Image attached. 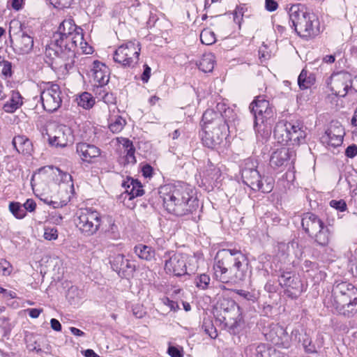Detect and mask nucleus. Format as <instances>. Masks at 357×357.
<instances>
[{
  "label": "nucleus",
  "instance_id": "f257e3e1",
  "mask_svg": "<svg viewBox=\"0 0 357 357\" xmlns=\"http://www.w3.org/2000/svg\"><path fill=\"white\" fill-rule=\"evenodd\" d=\"M78 45L84 53H91V47H87L82 29L77 26L73 19L64 20L53 34L50 43L46 45L45 56L48 59L46 62L55 69L71 68Z\"/></svg>",
  "mask_w": 357,
  "mask_h": 357
},
{
  "label": "nucleus",
  "instance_id": "f03ea898",
  "mask_svg": "<svg viewBox=\"0 0 357 357\" xmlns=\"http://www.w3.org/2000/svg\"><path fill=\"white\" fill-rule=\"evenodd\" d=\"M213 270L215 278L221 282L238 283L247 276V258L239 250H220L215 257Z\"/></svg>",
  "mask_w": 357,
  "mask_h": 357
},
{
  "label": "nucleus",
  "instance_id": "7ed1b4c3",
  "mask_svg": "<svg viewBox=\"0 0 357 357\" xmlns=\"http://www.w3.org/2000/svg\"><path fill=\"white\" fill-rule=\"evenodd\" d=\"M163 202L166 210L177 216L192 214L199 208L195 187L181 180L174 183L170 192L164 197Z\"/></svg>",
  "mask_w": 357,
  "mask_h": 357
},
{
  "label": "nucleus",
  "instance_id": "20e7f679",
  "mask_svg": "<svg viewBox=\"0 0 357 357\" xmlns=\"http://www.w3.org/2000/svg\"><path fill=\"white\" fill-rule=\"evenodd\" d=\"M331 304L339 314L353 317L357 312V288L347 282H335L332 289Z\"/></svg>",
  "mask_w": 357,
  "mask_h": 357
},
{
  "label": "nucleus",
  "instance_id": "39448f33",
  "mask_svg": "<svg viewBox=\"0 0 357 357\" xmlns=\"http://www.w3.org/2000/svg\"><path fill=\"white\" fill-rule=\"evenodd\" d=\"M249 109L254 117L255 132L264 138L270 136L277 117L273 105L264 97L257 96L250 103Z\"/></svg>",
  "mask_w": 357,
  "mask_h": 357
},
{
  "label": "nucleus",
  "instance_id": "423d86ee",
  "mask_svg": "<svg viewBox=\"0 0 357 357\" xmlns=\"http://www.w3.org/2000/svg\"><path fill=\"white\" fill-rule=\"evenodd\" d=\"M295 31L303 38H310L319 33V22L317 16L307 11L304 5L294 4L287 8Z\"/></svg>",
  "mask_w": 357,
  "mask_h": 357
},
{
  "label": "nucleus",
  "instance_id": "0eeeda50",
  "mask_svg": "<svg viewBox=\"0 0 357 357\" xmlns=\"http://www.w3.org/2000/svg\"><path fill=\"white\" fill-rule=\"evenodd\" d=\"M301 225L303 230L319 246H327L332 236L329 227L315 214L303 213Z\"/></svg>",
  "mask_w": 357,
  "mask_h": 357
},
{
  "label": "nucleus",
  "instance_id": "6e6552de",
  "mask_svg": "<svg viewBox=\"0 0 357 357\" xmlns=\"http://www.w3.org/2000/svg\"><path fill=\"white\" fill-rule=\"evenodd\" d=\"M273 134L278 143L282 145H299L306 136L303 126L284 121L277 123Z\"/></svg>",
  "mask_w": 357,
  "mask_h": 357
},
{
  "label": "nucleus",
  "instance_id": "1a4fd4ad",
  "mask_svg": "<svg viewBox=\"0 0 357 357\" xmlns=\"http://www.w3.org/2000/svg\"><path fill=\"white\" fill-rule=\"evenodd\" d=\"M328 84L334 95L343 98L357 92V76L347 72H340L331 76Z\"/></svg>",
  "mask_w": 357,
  "mask_h": 357
},
{
  "label": "nucleus",
  "instance_id": "9d476101",
  "mask_svg": "<svg viewBox=\"0 0 357 357\" xmlns=\"http://www.w3.org/2000/svg\"><path fill=\"white\" fill-rule=\"evenodd\" d=\"M139 43L129 41L116 50L114 60L123 67L133 68L139 61Z\"/></svg>",
  "mask_w": 357,
  "mask_h": 357
},
{
  "label": "nucleus",
  "instance_id": "9b49d317",
  "mask_svg": "<svg viewBox=\"0 0 357 357\" xmlns=\"http://www.w3.org/2000/svg\"><path fill=\"white\" fill-rule=\"evenodd\" d=\"M77 218V227L85 236L93 235L100 228L101 215L99 212L93 208L82 210Z\"/></svg>",
  "mask_w": 357,
  "mask_h": 357
},
{
  "label": "nucleus",
  "instance_id": "f8f14e48",
  "mask_svg": "<svg viewBox=\"0 0 357 357\" xmlns=\"http://www.w3.org/2000/svg\"><path fill=\"white\" fill-rule=\"evenodd\" d=\"M62 92L56 84H48L40 93V100L44 109L48 112H56L61 105Z\"/></svg>",
  "mask_w": 357,
  "mask_h": 357
},
{
  "label": "nucleus",
  "instance_id": "ddd939ff",
  "mask_svg": "<svg viewBox=\"0 0 357 357\" xmlns=\"http://www.w3.org/2000/svg\"><path fill=\"white\" fill-rule=\"evenodd\" d=\"M278 281L280 285L284 289V295L291 298H297L303 291L302 281L292 272H282Z\"/></svg>",
  "mask_w": 357,
  "mask_h": 357
},
{
  "label": "nucleus",
  "instance_id": "4468645a",
  "mask_svg": "<svg viewBox=\"0 0 357 357\" xmlns=\"http://www.w3.org/2000/svg\"><path fill=\"white\" fill-rule=\"evenodd\" d=\"M47 135L52 146L65 147L74 140L72 129L63 124L56 125L53 132Z\"/></svg>",
  "mask_w": 357,
  "mask_h": 357
},
{
  "label": "nucleus",
  "instance_id": "2eb2a0df",
  "mask_svg": "<svg viewBox=\"0 0 357 357\" xmlns=\"http://www.w3.org/2000/svg\"><path fill=\"white\" fill-rule=\"evenodd\" d=\"M165 253L164 257L169 258L165 261V271L168 274L180 277L187 274L185 257L181 253Z\"/></svg>",
  "mask_w": 357,
  "mask_h": 357
},
{
  "label": "nucleus",
  "instance_id": "dca6fc26",
  "mask_svg": "<svg viewBox=\"0 0 357 357\" xmlns=\"http://www.w3.org/2000/svg\"><path fill=\"white\" fill-rule=\"evenodd\" d=\"M344 135V129L340 123H332L321 137V140L323 144L337 147L342 144Z\"/></svg>",
  "mask_w": 357,
  "mask_h": 357
},
{
  "label": "nucleus",
  "instance_id": "f3484780",
  "mask_svg": "<svg viewBox=\"0 0 357 357\" xmlns=\"http://www.w3.org/2000/svg\"><path fill=\"white\" fill-rule=\"evenodd\" d=\"M227 127L224 130L220 129V126H211V129H206L202 135L203 144L211 149L220 144L227 135Z\"/></svg>",
  "mask_w": 357,
  "mask_h": 357
},
{
  "label": "nucleus",
  "instance_id": "a211bd4d",
  "mask_svg": "<svg viewBox=\"0 0 357 357\" xmlns=\"http://www.w3.org/2000/svg\"><path fill=\"white\" fill-rule=\"evenodd\" d=\"M112 268L121 277H128L135 271V265L130 260L125 259L123 255H117L110 261Z\"/></svg>",
  "mask_w": 357,
  "mask_h": 357
},
{
  "label": "nucleus",
  "instance_id": "6ab92c4d",
  "mask_svg": "<svg viewBox=\"0 0 357 357\" xmlns=\"http://www.w3.org/2000/svg\"><path fill=\"white\" fill-rule=\"evenodd\" d=\"M202 121L204 123V130L211 129V126H220V129L224 130L228 125L224 115L216 112L213 109H206L203 114Z\"/></svg>",
  "mask_w": 357,
  "mask_h": 357
},
{
  "label": "nucleus",
  "instance_id": "aec40b11",
  "mask_svg": "<svg viewBox=\"0 0 357 357\" xmlns=\"http://www.w3.org/2000/svg\"><path fill=\"white\" fill-rule=\"evenodd\" d=\"M38 178H56L61 177L66 178L68 176L69 178H73L72 176L67 172H64L59 167L50 165L44 166L38 169L33 174L31 178L35 177Z\"/></svg>",
  "mask_w": 357,
  "mask_h": 357
},
{
  "label": "nucleus",
  "instance_id": "412c9836",
  "mask_svg": "<svg viewBox=\"0 0 357 357\" xmlns=\"http://www.w3.org/2000/svg\"><path fill=\"white\" fill-rule=\"evenodd\" d=\"M14 51L18 54H25L31 52L33 47V38L25 33L18 35L13 43L11 40Z\"/></svg>",
  "mask_w": 357,
  "mask_h": 357
},
{
  "label": "nucleus",
  "instance_id": "4be33fe9",
  "mask_svg": "<svg viewBox=\"0 0 357 357\" xmlns=\"http://www.w3.org/2000/svg\"><path fill=\"white\" fill-rule=\"evenodd\" d=\"M93 81L99 86L107 84L109 82V75L108 68L99 61H94L91 69Z\"/></svg>",
  "mask_w": 357,
  "mask_h": 357
},
{
  "label": "nucleus",
  "instance_id": "5701e85b",
  "mask_svg": "<svg viewBox=\"0 0 357 357\" xmlns=\"http://www.w3.org/2000/svg\"><path fill=\"white\" fill-rule=\"evenodd\" d=\"M76 151L82 160L90 162L92 159L100 156V149L93 144L84 142L78 143L76 145Z\"/></svg>",
  "mask_w": 357,
  "mask_h": 357
},
{
  "label": "nucleus",
  "instance_id": "b1692460",
  "mask_svg": "<svg viewBox=\"0 0 357 357\" xmlns=\"http://www.w3.org/2000/svg\"><path fill=\"white\" fill-rule=\"evenodd\" d=\"M294 155V152L286 147H282L274 151L270 158V165L273 167H279L287 163Z\"/></svg>",
  "mask_w": 357,
  "mask_h": 357
},
{
  "label": "nucleus",
  "instance_id": "393cba45",
  "mask_svg": "<svg viewBox=\"0 0 357 357\" xmlns=\"http://www.w3.org/2000/svg\"><path fill=\"white\" fill-rule=\"evenodd\" d=\"M122 185L129 200L144 194L143 185L139 180H124Z\"/></svg>",
  "mask_w": 357,
  "mask_h": 357
},
{
  "label": "nucleus",
  "instance_id": "a878e982",
  "mask_svg": "<svg viewBox=\"0 0 357 357\" xmlns=\"http://www.w3.org/2000/svg\"><path fill=\"white\" fill-rule=\"evenodd\" d=\"M241 178H255L261 177L257 169V162L253 158H247L241 167Z\"/></svg>",
  "mask_w": 357,
  "mask_h": 357
},
{
  "label": "nucleus",
  "instance_id": "bb28decb",
  "mask_svg": "<svg viewBox=\"0 0 357 357\" xmlns=\"http://www.w3.org/2000/svg\"><path fill=\"white\" fill-rule=\"evenodd\" d=\"M12 144L18 153L24 155H30L33 150L31 142L24 135L15 137Z\"/></svg>",
  "mask_w": 357,
  "mask_h": 357
},
{
  "label": "nucleus",
  "instance_id": "cd10ccee",
  "mask_svg": "<svg viewBox=\"0 0 357 357\" xmlns=\"http://www.w3.org/2000/svg\"><path fill=\"white\" fill-rule=\"evenodd\" d=\"M272 180H242L244 185H248L254 191L268 193L273 188Z\"/></svg>",
  "mask_w": 357,
  "mask_h": 357
},
{
  "label": "nucleus",
  "instance_id": "c85d7f7f",
  "mask_svg": "<svg viewBox=\"0 0 357 357\" xmlns=\"http://www.w3.org/2000/svg\"><path fill=\"white\" fill-rule=\"evenodd\" d=\"M272 342L275 344L284 345L289 342V335L286 330L281 326H275L271 331Z\"/></svg>",
  "mask_w": 357,
  "mask_h": 357
},
{
  "label": "nucleus",
  "instance_id": "c756f323",
  "mask_svg": "<svg viewBox=\"0 0 357 357\" xmlns=\"http://www.w3.org/2000/svg\"><path fill=\"white\" fill-rule=\"evenodd\" d=\"M22 97L21 94L16 91H11V96L3 107V110L8 113L15 112L22 105Z\"/></svg>",
  "mask_w": 357,
  "mask_h": 357
},
{
  "label": "nucleus",
  "instance_id": "7c9ffc66",
  "mask_svg": "<svg viewBox=\"0 0 357 357\" xmlns=\"http://www.w3.org/2000/svg\"><path fill=\"white\" fill-rule=\"evenodd\" d=\"M217 319L228 328L231 333H236V328L238 326V322L236 321V317L238 316V314H232L226 312L224 314L221 312L220 314H217Z\"/></svg>",
  "mask_w": 357,
  "mask_h": 357
},
{
  "label": "nucleus",
  "instance_id": "2f4dec72",
  "mask_svg": "<svg viewBox=\"0 0 357 357\" xmlns=\"http://www.w3.org/2000/svg\"><path fill=\"white\" fill-rule=\"evenodd\" d=\"M215 56L212 53L203 54L199 62L197 63L199 70L204 73H209L213 70L215 65Z\"/></svg>",
  "mask_w": 357,
  "mask_h": 357
},
{
  "label": "nucleus",
  "instance_id": "473e14b6",
  "mask_svg": "<svg viewBox=\"0 0 357 357\" xmlns=\"http://www.w3.org/2000/svg\"><path fill=\"white\" fill-rule=\"evenodd\" d=\"M315 82L314 75L303 69L298 77V84L302 90L310 88Z\"/></svg>",
  "mask_w": 357,
  "mask_h": 357
},
{
  "label": "nucleus",
  "instance_id": "72a5a7b5",
  "mask_svg": "<svg viewBox=\"0 0 357 357\" xmlns=\"http://www.w3.org/2000/svg\"><path fill=\"white\" fill-rule=\"evenodd\" d=\"M135 253L141 259L151 261L155 257V250L146 245L139 244L134 248Z\"/></svg>",
  "mask_w": 357,
  "mask_h": 357
},
{
  "label": "nucleus",
  "instance_id": "f704fd0d",
  "mask_svg": "<svg viewBox=\"0 0 357 357\" xmlns=\"http://www.w3.org/2000/svg\"><path fill=\"white\" fill-rule=\"evenodd\" d=\"M226 312L232 314H238V306L236 305V303L233 300L223 299L220 303V314H222Z\"/></svg>",
  "mask_w": 357,
  "mask_h": 357
},
{
  "label": "nucleus",
  "instance_id": "c9c22d12",
  "mask_svg": "<svg viewBox=\"0 0 357 357\" xmlns=\"http://www.w3.org/2000/svg\"><path fill=\"white\" fill-rule=\"evenodd\" d=\"M95 104V100L92 96L87 92L82 93L79 99H77V105L84 109H89Z\"/></svg>",
  "mask_w": 357,
  "mask_h": 357
},
{
  "label": "nucleus",
  "instance_id": "e433bc0d",
  "mask_svg": "<svg viewBox=\"0 0 357 357\" xmlns=\"http://www.w3.org/2000/svg\"><path fill=\"white\" fill-rule=\"evenodd\" d=\"M211 278L208 275L202 273L197 275L194 279V284L199 289L205 290L209 287Z\"/></svg>",
  "mask_w": 357,
  "mask_h": 357
},
{
  "label": "nucleus",
  "instance_id": "4c0bfd02",
  "mask_svg": "<svg viewBox=\"0 0 357 357\" xmlns=\"http://www.w3.org/2000/svg\"><path fill=\"white\" fill-rule=\"evenodd\" d=\"M200 40L203 44L209 45L215 43L216 38L213 31L204 29L200 33Z\"/></svg>",
  "mask_w": 357,
  "mask_h": 357
},
{
  "label": "nucleus",
  "instance_id": "58836bf2",
  "mask_svg": "<svg viewBox=\"0 0 357 357\" xmlns=\"http://www.w3.org/2000/svg\"><path fill=\"white\" fill-rule=\"evenodd\" d=\"M126 123V120L118 116L113 122L109 123V128L113 133H119L123 130Z\"/></svg>",
  "mask_w": 357,
  "mask_h": 357
},
{
  "label": "nucleus",
  "instance_id": "ea45409f",
  "mask_svg": "<svg viewBox=\"0 0 357 357\" xmlns=\"http://www.w3.org/2000/svg\"><path fill=\"white\" fill-rule=\"evenodd\" d=\"M10 212L18 219L23 218L26 215L23 206L17 202H11L9 205Z\"/></svg>",
  "mask_w": 357,
  "mask_h": 357
},
{
  "label": "nucleus",
  "instance_id": "a19ab883",
  "mask_svg": "<svg viewBox=\"0 0 357 357\" xmlns=\"http://www.w3.org/2000/svg\"><path fill=\"white\" fill-rule=\"evenodd\" d=\"M109 227L106 229V233L112 239H118L120 238V233L118 229V226L114 222L109 218Z\"/></svg>",
  "mask_w": 357,
  "mask_h": 357
},
{
  "label": "nucleus",
  "instance_id": "79ce46f5",
  "mask_svg": "<svg viewBox=\"0 0 357 357\" xmlns=\"http://www.w3.org/2000/svg\"><path fill=\"white\" fill-rule=\"evenodd\" d=\"M43 237L47 241H54L58 238V230L56 227H45Z\"/></svg>",
  "mask_w": 357,
  "mask_h": 357
},
{
  "label": "nucleus",
  "instance_id": "37998d69",
  "mask_svg": "<svg viewBox=\"0 0 357 357\" xmlns=\"http://www.w3.org/2000/svg\"><path fill=\"white\" fill-rule=\"evenodd\" d=\"M0 271L3 275H9L13 271V266L6 259H0Z\"/></svg>",
  "mask_w": 357,
  "mask_h": 357
},
{
  "label": "nucleus",
  "instance_id": "c03bdc74",
  "mask_svg": "<svg viewBox=\"0 0 357 357\" xmlns=\"http://www.w3.org/2000/svg\"><path fill=\"white\" fill-rule=\"evenodd\" d=\"M51 4L58 9L68 8L73 0H50Z\"/></svg>",
  "mask_w": 357,
  "mask_h": 357
},
{
  "label": "nucleus",
  "instance_id": "a18cd8bd",
  "mask_svg": "<svg viewBox=\"0 0 357 357\" xmlns=\"http://www.w3.org/2000/svg\"><path fill=\"white\" fill-rule=\"evenodd\" d=\"M330 206L341 212L347 209V204L343 199H333L330 202Z\"/></svg>",
  "mask_w": 357,
  "mask_h": 357
},
{
  "label": "nucleus",
  "instance_id": "49530a36",
  "mask_svg": "<svg viewBox=\"0 0 357 357\" xmlns=\"http://www.w3.org/2000/svg\"><path fill=\"white\" fill-rule=\"evenodd\" d=\"M1 66H2L1 73L3 75L9 77L12 76L13 73L11 62L4 60Z\"/></svg>",
  "mask_w": 357,
  "mask_h": 357
},
{
  "label": "nucleus",
  "instance_id": "de8ad7c7",
  "mask_svg": "<svg viewBox=\"0 0 357 357\" xmlns=\"http://www.w3.org/2000/svg\"><path fill=\"white\" fill-rule=\"evenodd\" d=\"M167 353L171 357L183 356L182 349L174 346H169L167 349Z\"/></svg>",
  "mask_w": 357,
  "mask_h": 357
},
{
  "label": "nucleus",
  "instance_id": "09e8293b",
  "mask_svg": "<svg viewBox=\"0 0 357 357\" xmlns=\"http://www.w3.org/2000/svg\"><path fill=\"white\" fill-rule=\"evenodd\" d=\"M124 152L126 153V161L128 163H135L136 159L135 157V146L132 148H129L128 149L124 151Z\"/></svg>",
  "mask_w": 357,
  "mask_h": 357
},
{
  "label": "nucleus",
  "instance_id": "8fccbe9b",
  "mask_svg": "<svg viewBox=\"0 0 357 357\" xmlns=\"http://www.w3.org/2000/svg\"><path fill=\"white\" fill-rule=\"evenodd\" d=\"M357 155V145H349L345 150V155L348 158H353Z\"/></svg>",
  "mask_w": 357,
  "mask_h": 357
},
{
  "label": "nucleus",
  "instance_id": "3c124183",
  "mask_svg": "<svg viewBox=\"0 0 357 357\" xmlns=\"http://www.w3.org/2000/svg\"><path fill=\"white\" fill-rule=\"evenodd\" d=\"M153 168L149 164H146L142 167V175L145 178H151L153 176Z\"/></svg>",
  "mask_w": 357,
  "mask_h": 357
},
{
  "label": "nucleus",
  "instance_id": "603ef678",
  "mask_svg": "<svg viewBox=\"0 0 357 357\" xmlns=\"http://www.w3.org/2000/svg\"><path fill=\"white\" fill-rule=\"evenodd\" d=\"M163 303L165 305H167L172 311L175 312L179 309L178 303L174 301L170 300L167 297L163 298Z\"/></svg>",
  "mask_w": 357,
  "mask_h": 357
},
{
  "label": "nucleus",
  "instance_id": "864d4df0",
  "mask_svg": "<svg viewBox=\"0 0 357 357\" xmlns=\"http://www.w3.org/2000/svg\"><path fill=\"white\" fill-rule=\"evenodd\" d=\"M23 207L25 211H28L29 212H32L36 209V204L33 199H28L26 201V202L23 204Z\"/></svg>",
  "mask_w": 357,
  "mask_h": 357
},
{
  "label": "nucleus",
  "instance_id": "5fc2aeb1",
  "mask_svg": "<svg viewBox=\"0 0 357 357\" xmlns=\"http://www.w3.org/2000/svg\"><path fill=\"white\" fill-rule=\"evenodd\" d=\"M278 7V3L275 0H265V8L270 12L275 11Z\"/></svg>",
  "mask_w": 357,
  "mask_h": 357
},
{
  "label": "nucleus",
  "instance_id": "6e6d98bb",
  "mask_svg": "<svg viewBox=\"0 0 357 357\" xmlns=\"http://www.w3.org/2000/svg\"><path fill=\"white\" fill-rule=\"evenodd\" d=\"M151 68L147 64H144V71L141 77L143 82L146 83L149 81L151 76Z\"/></svg>",
  "mask_w": 357,
  "mask_h": 357
},
{
  "label": "nucleus",
  "instance_id": "4d7b16f0",
  "mask_svg": "<svg viewBox=\"0 0 357 357\" xmlns=\"http://www.w3.org/2000/svg\"><path fill=\"white\" fill-rule=\"evenodd\" d=\"M237 294L248 301H254L255 299V296L252 293H250V291H245V290H243V289L238 290Z\"/></svg>",
  "mask_w": 357,
  "mask_h": 357
},
{
  "label": "nucleus",
  "instance_id": "13d9d810",
  "mask_svg": "<svg viewBox=\"0 0 357 357\" xmlns=\"http://www.w3.org/2000/svg\"><path fill=\"white\" fill-rule=\"evenodd\" d=\"M317 265L314 262H312L310 260H305L303 264L301 266L303 271L305 272H309L310 269H314L317 268Z\"/></svg>",
  "mask_w": 357,
  "mask_h": 357
},
{
  "label": "nucleus",
  "instance_id": "bf43d9fd",
  "mask_svg": "<svg viewBox=\"0 0 357 357\" xmlns=\"http://www.w3.org/2000/svg\"><path fill=\"white\" fill-rule=\"evenodd\" d=\"M211 172L207 174V176H209L211 178H219L222 176V173L219 168L213 167V169H211Z\"/></svg>",
  "mask_w": 357,
  "mask_h": 357
},
{
  "label": "nucleus",
  "instance_id": "052dcab7",
  "mask_svg": "<svg viewBox=\"0 0 357 357\" xmlns=\"http://www.w3.org/2000/svg\"><path fill=\"white\" fill-rule=\"evenodd\" d=\"M29 315L33 319L38 318L43 312L42 309L31 308L27 310Z\"/></svg>",
  "mask_w": 357,
  "mask_h": 357
},
{
  "label": "nucleus",
  "instance_id": "680f3d73",
  "mask_svg": "<svg viewBox=\"0 0 357 357\" xmlns=\"http://www.w3.org/2000/svg\"><path fill=\"white\" fill-rule=\"evenodd\" d=\"M50 324H51V328L53 330H54L56 331H61V324H60V322L57 319L52 318L50 320Z\"/></svg>",
  "mask_w": 357,
  "mask_h": 357
},
{
  "label": "nucleus",
  "instance_id": "e2e57ef3",
  "mask_svg": "<svg viewBox=\"0 0 357 357\" xmlns=\"http://www.w3.org/2000/svg\"><path fill=\"white\" fill-rule=\"evenodd\" d=\"M122 145H123V147L124 148V151L128 149L130 147V148L134 147L132 142L128 139H123Z\"/></svg>",
  "mask_w": 357,
  "mask_h": 357
},
{
  "label": "nucleus",
  "instance_id": "0e129e2a",
  "mask_svg": "<svg viewBox=\"0 0 357 357\" xmlns=\"http://www.w3.org/2000/svg\"><path fill=\"white\" fill-rule=\"evenodd\" d=\"M85 357H99V356L94 352L93 350L88 349L84 351Z\"/></svg>",
  "mask_w": 357,
  "mask_h": 357
},
{
  "label": "nucleus",
  "instance_id": "69168bd1",
  "mask_svg": "<svg viewBox=\"0 0 357 357\" xmlns=\"http://www.w3.org/2000/svg\"><path fill=\"white\" fill-rule=\"evenodd\" d=\"M102 100L105 103L109 104L113 102L114 98L112 97V94H109L107 93L102 96Z\"/></svg>",
  "mask_w": 357,
  "mask_h": 357
},
{
  "label": "nucleus",
  "instance_id": "338daca9",
  "mask_svg": "<svg viewBox=\"0 0 357 357\" xmlns=\"http://www.w3.org/2000/svg\"><path fill=\"white\" fill-rule=\"evenodd\" d=\"M70 330L71 333L76 336H83L84 335V333L81 330L75 328V327H70Z\"/></svg>",
  "mask_w": 357,
  "mask_h": 357
},
{
  "label": "nucleus",
  "instance_id": "774afa93",
  "mask_svg": "<svg viewBox=\"0 0 357 357\" xmlns=\"http://www.w3.org/2000/svg\"><path fill=\"white\" fill-rule=\"evenodd\" d=\"M335 58L334 55H326L323 58V61L325 63H332L335 61Z\"/></svg>",
  "mask_w": 357,
  "mask_h": 357
}]
</instances>
